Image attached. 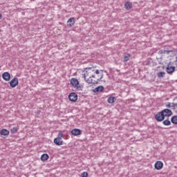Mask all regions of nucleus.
Instances as JSON below:
<instances>
[{"label": "nucleus", "mask_w": 177, "mask_h": 177, "mask_svg": "<svg viewBox=\"0 0 177 177\" xmlns=\"http://www.w3.org/2000/svg\"><path fill=\"white\" fill-rule=\"evenodd\" d=\"M172 114V111H171V109H165L160 112H158L157 114L155 115V120L158 122H162V121H164V120H165V117H171Z\"/></svg>", "instance_id": "1"}, {"label": "nucleus", "mask_w": 177, "mask_h": 177, "mask_svg": "<svg viewBox=\"0 0 177 177\" xmlns=\"http://www.w3.org/2000/svg\"><path fill=\"white\" fill-rule=\"evenodd\" d=\"M103 73H101V76L100 78H97V80H93L92 78H96V75L93 74V75H90V76L88 77V78L86 79V82H87V84H99V82H100V80H102V78H103Z\"/></svg>", "instance_id": "2"}, {"label": "nucleus", "mask_w": 177, "mask_h": 177, "mask_svg": "<svg viewBox=\"0 0 177 177\" xmlns=\"http://www.w3.org/2000/svg\"><path fill=\"white\" fill-rule=\"evenodd\" d=\"M70 83H71L72 88H75L77 89V91L82 90V87H81V85H80V82L78 81V80L77 78L73 77V78L71 79Z\"/></svg>", "instance_id": "3"}, {"label": "nucleus", "mask_w": 177, "mask_h": 177, "mask_svg": "<svg viewBox=\"0 0 177 177\" xmlns=\"http://www.w3.org/2000/svg\"><path fill=\"white\" fill-rule=\"evenodd\" d=\"M83 73V77L84 78V80H86V77H91V74L93 73V69L92 68H84Z\"/></svg>", "instance_id": "4"}, {"label": "nucleus", "mask_w": 177, "mask_h": 177, "mask_svg": "<svg viewBox=\"0 0 177 177\" xmlns=\"http://www.w3.org/2000/svg\"><path fill=\"white\" fill-rule=\"evenodd\" d=\"M176 67L171 65V62H169L167 67H166V71L167 74L172 75L174 73H175Z\"/></svg>", "instance_id": "5"}, {"label": "nucleus", "mask_w": 177, "mask_h": 177, "mask_svg": "<svg viewBox=\"0 0 177 177\" xmlns=\"http://www.w3.org/2000/svg\"><path fill=\"white\" fill-rule=\"evenodd\" d=\"M10 86L12 88H16L17 85H19V79L17 77H14L11 80V81L9 82Z\"/></svg>", "instance_id": "6"}, {"label": "nucleus", "mask_w": 177, "mask_h": 177, "mask_svg": "<svg viewBox=\"0 0 177 177\" xmlns=\"http://www.w3.org/2000/svg\"><path fill=\"white\" fill-rule=\"evenodd\" d=\"M68 99L71 102H75L76 100H78V95L75 93H71L68 95Z\"/></svg>", "instance_id": "7"}, {"label": "nucleus", "mask_w": 177, "mask_h": 177, "mask_svg": "<svg viewBox=\"0 0 177 177\" xmlns=\"http://www.w3.org/2000/svg\"><path fill=\"white\" fill-rule=\"evenodd\" d=\"M71 133L73 136H80V135H82V131L80 129H73L71 130Z\"/></svg>", "instance_id": "8"}, {"label": "nucleus", "mask_w": 177, "mask_h": 177, "mask_svg": "<svg viewBox=\"0 0 177 177\" xmlns=\"http://www.w3.org/2000/svg\"><path fill=\"white\" fill-rule=\"evenodd\" d=\"M155 169L160 171V169H162V167H164V163L162 161H157L156 162L155 165Z\"/></svg>", "instance_id": "9"}, {"label": "nucleus", "mask_w": 177, "mask_h": 177, "mask_svg": "<svg viewBox=\"0 0 177 177\" xmlns=\"http://www.w3.org/2000/svg\"><path fill=\"white\" fill-rule=\"evenodd\" d=\"M2 78L4 81H10V73L9 72H4L2 74Z\"/></svg>", "instance_id": "10"}, {"label": "nucleus", "mask_w": 177, "mask_h": 177, "mask_svg": "<svg viewBox=\"0 0 177 177\" xmlns=\"http://www.w3.org/2000/svg\"><path fill=\"white\" fill-rule=\"evenodd\" d=\"M104 91V86H98L95 88L93 89V92L94 93H102Z\"/></svg>", "instance_id": "11"}, {"label": "nucleus", "mask_w": 177, "mask_h": 177, "mask_svg": "<svg viewBox=\"0 0 177 177\" xmlns=\"http://www.w3.org/2000/svg\"><path fill=\"white\" fill-rule=\"evenodd\" d=\"M75 24V18L71 17L67 21L68 27H73Z\"/></svg>", "instance_id": "12"}, {"label": "nucleus", "mask_w": 177, "mask_h": 177, "mask_svg": "<svg viewBox=\"0 0 177 177\" xmlns=\"http://www.w3.org/2000/svg\"><path fill=\"white\" fill-rule=\"evenodd\" d=\"M171 52H174V50H165V49H162V50H160L158 52V55H169V53H171Z\"/></svg>", "instance_id": "13"}, {"label": "nucleus", "mask_w": 177, "mask_h": 177, "mask_svg": "<svg viewBox=\"0 0 177 177\" xmlns=\"http://www.w3.org/2000/svg\"><path fill=\"white\" fill-rule=\"evenodd\" d=\"M54 143L56 145V146H62L64 142L63 140H62V139L55 138L54 139Z\"/></svg>", "instance_id": "14"}, {"label": "nucleus", "mask_w": 177, "mask_h": 177, "mask_svg": "<svg viewBox=\"0 0 177 177\" xmlns=\"http://www.w3.org/2000/svg\"><path fill=\"white\" fill-rule=\"evenodd\" d=\"M0 135H1V136L8 137V136H9V131L6 129H2L0 131Z\"/></svg>", "instance_id": "15"}, {"label": "nucleus", "mask_w": 177, "mask_h": 177, "mask_svg": "<svg viewBox=\"0 0 177 177\" xmlns=\"http://www.w3.org/2000/svg\"><path fill=\"white\" fill-rule=\"evenodd\" d=\"M124 8L126 10H129L130 9H132V2L126 1L124 3Z\"/></svg>", "instance_id": "16"}, {"label": "nucleus", "mask_w": 177, "mask_h": 177, "mask_svg": "<svg viewBox=\"0 0 177 177\" xmlns=\"http://www.w3.org/2000/svg\"><path fill=\"white\" fill-rule=\"evenodd\" d=\"M166 107L167 109H172L173 110H175V109H176V104L167 102Z\"/></svg>", "instance_id": "17"}, {"label": "nucleus", "mask_w": 177, "mask_h": 177, "mask_svg": "<svg viewBox=\"0 0 177 177\" xmlns=\"http://www.w3.org/2000/svg\"><path fill=\"white\" fill-rule=\"evenodd\" d=\"M117 99L115 97L111 96L108 98L107 102L109 103V104H113V103H115V101Z\"/></svg>", "instance_id": "18"}, {"label": "nucleus", "mask_w": 177, "mask_h": 177, "mask_svg": "<svg viewBox=\"0 0 177 177\" xmlns=\"http://www.w3.org/2000/svg\"><path fill=\"white\" fill-rule=\"evenodd\" d=\"M49 160V155L48 153H43L41 156V161H48Z\"/></svg>", "instance_id": "19"}, {"label": "nucleus", "mask_w": 177, "mask_h": 177, "mask_svg": "<svg viewBox=\"0 0 177 177\" xmlns=\"http://www.w3.org/2000/svg\"><path fill=\"white\" fill-rule=\"evenodd\" d=\"M171 122L174 124V125L177 124V116L176 115H174V116L171 117Z\"/></svg>", "instance_id": "20"}, {"label": "nucleus", "mask_w": 177, "mask_h": 177, "mask_svg": "<svg viewBox=\"0 0 177 177\" xmlns=\"http://www.w3.org/2000/svg\"><path fill=\"white\" fill-rule=\"evenodd\" d=\"M93 73H94V74H96L97 75H102V74H103V70H100L99 71V69H96V70H93Z\"/></svg>", "instance_id": "21"}, {"label": "nucleus", "mask_w": 177, "mask_h": 177, "mask_svg": "<svg viewBox=\"0 0 177 177\" xmlns=\"http://www.w3.org/2000/svg\"><path fill=\"white\" fill-rule=\"evenodd\" d=\"M165 75V72L160 71L157 73L158 78H162Z\"/></svg>", "instance_id": "22"}, {"label": "nucleus", "mask_w": 177, "mask_h": 177, "mask_svg": "<svg viewBox=\"0 0 177 177\" xmlns=\"http://www.w3.org/2000/svg\"><path fill=\"white\" fill-rule=\"evenodd\" d=\"M162 124L165 127H168L171 125V122L169 121V120L167 119V120H163Z\"/></svg>", "instance_id": "23"}, {"label": "nucleus", "mask_w": 177, "mask_h": 177, "mask_svg": "<svg viewBox=\"0 0 177 177\" xmlns=\"http://www.w3.org/2000/svg\"><path fill=\"white\" fill-rule=\"evenodd\" d=\"M17 131H19V128L15 127L12 129H10L11 133H17Z\"/></svg>", "instance_id": "24"}, {"label": "nucleus", "mask_w": 177, "mask_h": 177, "mask_svg": "<svg viewBox=\"0 0 177 177\" xmlns=\"http://www.w3.org/2000/svg\"><path fill=\"white\" fill-rule=\"evenodd\" d=\"M131 57V55L128 54L127 55H124L123 58V62H128L129 60V58Z\"/></svg>", "instance_id": "25"}, {"label": "nucleus", "mask_w": 177, "mask_h": 177, "mask_svg": "<svg viewBox=\"0 0 177 177\" xmlns=\"http://www.w3.org/2000/svg\"><path fill=\"white\" fill-rule=\"evenodd\" d=\"M63 138V132L62 131H59L57 139H62Z\"/></svg>", "instance_id": "26"}, {"label": "nucleus", "mask_w": 177, "mask_h": 177, "mask_svg": "<svg viewBox=\"0 0 177 177\" xmlns=\"http://www.w3.org/2000/svg\"><path fill=\"white\" fill-rule=\"evenodd\" d=\"M88 172L84 171L81 174V177H88Z\"/></svg>", "instance_id": "27"}, {"label": "nucleus", "mask_w": 177, "mask_h": 177, "mask_svg": "<svg viewBox=\"0 0 177 177\" xmlns=\"http://www.w3.org/2000/svg\"><path fill=\"white\" fill-rule=\"evenodd\" d=\"M145 64H146V66H151V62H150V61H147V62H145Z\"/></svg>", "instance_id": "28"}, {"label": "nucleus", "mask_w": 177, "mask_h": 177, "mask_svg": "<svg viewBox=\"0 0 177 177\" xmlns=\"http://www.w3.org/2000/svg\"><path fill=\"white\" fill-rule=\"evenodd\" d=\"M174 64H175V66H176V67H177V56L175 57Z\"/></svg>", "instance_id": "29"}, {"label": "nucleus", "mask_w": 177, "mask_h": 177, "mask_svg": "<svg viewBox=\"0 0 177 177\" xmlns=\"http://www.w3.org/2000/svg\"><path fill=\"white\" fill-rule=\"evenodd\" d=\"M100 75H97V76L95 75V77H93V78H95V81L97 80V78H100Z\"/></svg>", "instance_id": "30"}, {"label": "nucleus", "mask_w": 177, "mask_h": 177, "mask_svg": "<svg viewBox=\"0 0 177 177\" xmlns=\"http://www.w3.org/2000/svg\"><path fill=\"white\" fill-rule=\"evenodd\" d=\"M2 19V14L0 13V20Z\"/></svg>", "instance_id": "31"}, {"label": "nucleus", "mask_w": 177, "mask_h": 177, "mask_svg": "<svg viewBox=\"0 0 177 177\" xmlns=\"http://www.w3.org/2000/svg\"><path fill=\"white\" fill-rule=\"evenodd\" d=\"M156 59H157V60H160V58H158V57H157Z\"/></svg>", "instance_id": "32"}, {"label": "nucleus", "mask_w": 177, "mask_h": 177, "mask_svg": "<svg viewBox=\"0 0 177 177\" xmlns=\"http://www.w3.org/2000/svg\"><path fill=\"white\" fill-rule=\"evenodd\" d=\"M176 110H177V103L176 104Z\"/></svg>", "instance_id": "33"}, {"label": "nucleus", "mask_w": 177, "mask_h": 177, "mask_svg": "<svg viewBox=\"0 0 177 177\" xmlns=\"http://www.w3.org/2000/svg\"><path fill=\"white\" fill-rule=\"evenodd\" d=\"M162 57H160V59H162Z\"/></svg>", "instance_id": "34"}, {"label": "nucleus", "mask_w": 177, "mask_h": 177, "mask_svg": "<svg viewBox=\"0 0 177 177\" xmlns=\"http://www.w3.org/2000/svg\"><path fill=\"white\" fill-rule=\"evenodd\" d=\"M159 64H161V62H159Z\"/></svg>", "instance_id": "35"}]
</instances>
